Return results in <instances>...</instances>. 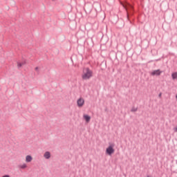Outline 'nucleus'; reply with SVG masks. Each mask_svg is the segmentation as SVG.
<instances>
[{
    "instance_id": "nucleus-1",
    "label": "nucleus",
    "mask_w": 177,
    "mask_h": 177,
    "mask_svg": "<svg viewBox=\"0 0 177 177\" xmlns=\"http://www.w3.org/2000/svg\"><path fill=\"white\" fill-rule=\"evenodd\" d=\"M93 72L89 68L83 69L82 80H89L92 77Z\"/></svg>"
},
{
    "instance_id": "nucleus-2",
    "label": "nucleus",
    "mask_w": 177,
    "mask_h": 177,
    "mask_svg": "<svg viewBox=\"0 0 177 177\" xmlns=\"http://www.w3.org/2000/svg\"><path fill=\"white\" fill-rule=\"evenodd\" d=\"M124 6L127 12V18L129 20V17L133 15V6L129 3H126Z\"/></svg>"
},
{
    "instance_id": "nucleus-3",
    "label": "nucleus",
    "mask_w": 177,
    "mask_h": 177,
    "mask_svg": "<svg viewBox=\"0 0 177 177\" xmlns=\"http://www.w3.org/2000/svg\"><path fill=\"white\" fill-rule=\"evenodd\" d=\"M114 151V145H111L109 146L108 148H106V153L108 154L109 156H111V154H113Z\"/></svg>"
},
{
    "instance_id": "nucleus-4",
    "label": "nucleus",
    "mask_w": 177,
    "mask_h": 177,
    "mask_svg": "<svg viewBox=\"0 0 177 177\" xmlns=\"http://www.w3.org/2000/svg\"><path fill=\"white\" fill-rule=\"evenodd\" d=\"M161 73H162V71H161V70L160 69L154 70L151 73V75H152L153 77H158V75H161Z\"/></svg>"
},
{
    "instance_id": "nucleus-5",
    "label": "nucleus",
    "mask_w": 177,
    "mask_h": 177,
    "mask_svg": "<svg viewBox=\"0 0 177 177\" xmlns=\"http://www.w3.org/2000/svg\"><path fill=\"white\" fill-rule=\"evenodd\" d=\"M84 99L80 98L77 100L78 107H82L84 106Z\"/></svg>"
},
{
    "instance_id": "nucleus-6",
    "label": "nucleus",
    "mask_w": 177,
    "mask_h": 177,
    "mask_svg": "<svg viewBox=\"0 0 177 177\" xmlns=\"http://www.w3.org/2000/svg\"><path fill=\"white\" fill-rule=\"evenodd\" d=\"M44 157L46 158V160H49V158H50V152L46 151L44 153Z\"/></svg>"
},
{
    "instance_id": "nucleus-7",
    "label": "nucleus",
    "mask_w": 177,
    "mask_h": 177,
    "mask_svg": "<svg viewBox=\"0 0 177 177\" xmlns=\"http://www.w3.org/2000/svg\"><path fill=\"white\" fill-rule=\"evenodd\" d=\"M26 162H31V161H32V157L30 155L26 156Z\"/></svg>"
},
{
    "instance_id": "nucleus-8",
    "label": "nucleus",
    "mask_w": 177,
    "mask_h": 177,
    "mask_svg": "<svg viewBox=\"0 0 177 177\" xmlns=\"http://www.w3.org/2000/svg\"><path fill=\"white\" fill-rule=\"evenodd\" d=\"M83 117L86 122H89L91 121V116L88 115H84Z\"/></svg>"
},
{
    "instance_id": "nucleus-9",
    "label": "nucleus",
    "mask_w": 177,
    "mask_h": 177,
    "mask_svg": "<svg viewBox=\"0 0 177 177\" xmlns=\"http://www.w3.org/2000/svg\"><path fill=\"white\" fill-rule=\"evenodd\" d=\"M24 64H26V61L17 62L18 68H20V67H21V66H24Z\"/></svg>"
},
{
    "instance_id": "nucleus-10",
    "label": "nucleus",
    "mask_w": 177,
    "mask_h": 177,
    "mask_svg": "<svg viewBox=\"0 0 177 177\" xmlns=\"http://www.w3.org/2000/svg\"><path fill=\"white\" fill-rule=\"evenodd\" d=\"M171 77H172L173 80H176V78H177V72H175V73H172Z\"/></svg>"
},
{
    "instance_id": "nucleus-11",
    "label": "nucleus",
    "mask_w": 177,
    "mask_h": 177,
    "mask_svg": "<svg viewBox=\"0 0 177 177\" xmlns=\"http://www.w3.org/2000/svg\"><path fill=\"white\" fill-rule=\"evenodd\" d=\"M26 167H27V165L24 163V165H19V168H21V169H25Z\"/></svg>"
},
{
    "instance_id": "nucleus-12",
    "label": "nucleus",
    "mask_w": 177,
    "mask_h": 177,
    "mask_svg": "<svg viewBox=\"0 0 177 177\" xmlns=\"http://www.w3.org/2000/svg\"><path fill=\"white\" fill-rule=\"evenodd\" d=\"M132 113H135V111H138V108L133 107L131 110Z\"/></svg>"
},
{
    "instance_id": "nucleus-13",
    "label": "nucleus",
    "mask_w": 177,
    "mask_h": 177,
    "mask_svg": "<svg viewBox=\"0 0 177 177\" xmlns=\"http://www.w3.org/2000/svg\"><path fill=\"white\" fill-rule=\"evenodd\" d=\"M2 177H10V176H9V175H4Z\"/></svg>"
},
{
    "instance_id": "nucleus-14",
    "label": "nucleus",
    "mask_w": 177,
    "mask_h": 177,
    "mask_svg": "<svg viewBox=\"0 0 177 177\" xmlns=\"http://www.w3.org/2000/svg\"><path fill=\"white\" fill-rule=\"evenodd\" d=\"M174 131L177 132V127L174 128Z\"/></svg>"
},
{
    "instance_id": "nucleus-15",
    "label": "nucleus",
    "mask_w": 177,
    "mask_h": 177,
    "mask_svg": "<svg viewBox=\"0 0 177 177\" xmlns=\"http://www.w3.org/2000/svg\"><path fill=\"white\" fill-rule=\"evenodd\" d=\"M38 68H39L38 67H36V68H35V71H38Z\"/></svg>"
},
{
    "instance_id": "nucleus-16",
    "label": "nucleus",
    "mask_w": 177,
    "mask_h": 177,
    "mask_svg": "<svg viewBox=\"0 0 177 177\" xmlns=\"http://www.w3.org/2000/svg\"><path fill=\"white\" fill-rule=\"evenodd\" d=\"M159 97H161V93L159 94Z\"/></svg>"
}]
</instances>
